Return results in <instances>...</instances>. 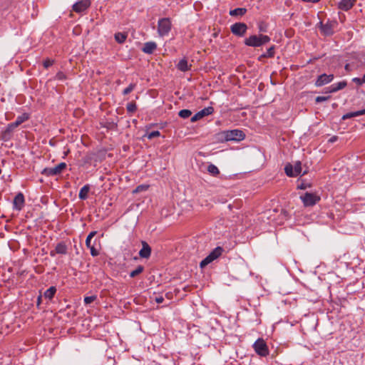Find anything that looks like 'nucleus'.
<instances>
[{
  "label": "nucleus",
  "instance_id": "nucleus-28",
  "mask_svg": "<svg viewBox=\"0 0 365 365\" xmlns=\"http://www.w3.org/2000/svg\"><path fill=\"white\" fill-rule=\"evenodd\" d=\"M178 115L180 118L186 119L192 115V112L188 109H182L179 111Z\"/></svg>",
  "mask_w": 365,
  "mask_h": 365
},
{
  "label": "nucleus",
  "instance_id": "nucleus-40",
  "mask_svg": "<svg viewBox=\"0 0 365 365\" xmlns=\"http://www.w3.org/2000/svg\"><path fill=\"white\" fill-rule=\"evenodd\" d=\"M311 187V185L310 184H308V183H305L304 182H302L300 184H299L297 185V189H299V190H305L307 189V187Z\"/></svg>",
  "mask_w": 365,
  "mask_h": 365
},
{
  "label": "nucleus",
  "instance_id": "nucleus-9",
  "mask_svg": "<svg viewBox=\"0 0 365 365\" xmlns=\"http://www.w3.org/2000/svg\"><path fill=\"white\" fill-rule=\"evenodd\" d=\"M247 30V26L242 22L235 23L230 26L231 32L237 36H243Z\"/></svg>",
  "mask_w": 365,
  "mask_h": 365
},
{
  "label": "nucleus",
  "instance_id": "nucleus-4",
  "mask_svg": "<svg viewBox=\"0 0 365 365\" xmlns=\"http://www.w3.org/2000/svg\"><path fill=\"white\" fill-rule=\"evenodd\" d=\"M253 348L255 352L260 356L264 357L269 355L268 346L264 340L262 338H259L255 341L253 344Z\"/></svg>",
  "mask_w": 365,
  "mask_h": 365
},
{
  "label": "nucleus",
  "instance_id": "nucleus-44",
  "mask_svg": "<svg viewBox=\"0 0 365 365\" xmlns=\"http://www.w3.org/2000/svg\"><path fill=\"white\" fill-rule=\"evenodd\" d=\"M14 129H15V128H14V127L11 125V123L8 124V125H7V127H6V130L7 131H9V132H10V133H13V131L14 130Z\"/></svg>",
  "mask_w": 365,
  "mask_h": 365
},
{
  "label": "nucleus",
  "instance_id": "nucleus-56",
  "mask_svg": "<svg viewBox=\"0 0 365 365\" xmlns=\"http://www.w3.org/2000/svg\"><path fill=\"white\" fill-rule=\"evenodd\" d=\"M332 106H333V108H335V107L337 106V104L336 103H333Z\"/></svg>",
  "mask_w": 365,
  "mask_h": 365
},
{
  "label": "nucleus",
  "instance_id": "nucleus-24",
  "mask_svg": "<svg viewBox=\"0 0 365 365\" xmlns=\"http://www.w3.org/2000/svg\"><path fill=\"white\" fill-rule=\"evenodd\" d=\"M284 172L289 177H296V173L294 171L293 165L291 163H287L284 167Z\"/></svg>",
  "mask_w": 365,
  "mask_h": 365
},
{
  "label": "nucleus",
  "instance_id": "nucleus-2",
  "mask_svg": "<svg viewBox=\"0 0 365 365\" xmlns=\"http://www.w3.org/2000/svg\"><path fill=\"white\" fill-rule=\"evenodd\" d=\"M270 41V38L267 35H252L245 39V44L252 47H259Z\"/></svg>",
  "mask_w": 365,
  "mask_h": 365
},
{
  "label": "nucleus",
  "instance_id": "nucleus-12",
  "mask_svg": "<svg viewBox=\"0 0 365 365\" xmlns=\"http://www.w3.org/2000/svg\"><path fill=\"white\" fill-rule=\"evenodd\" d=\"M97 234V232L96 231H92L86 237V245L87 246L88 248L90 249L91 250V255L93 256V257H96V256H98L99 255V252L98 250H96L95 247H94V245H91V240L92 238Z\"/></svg>",
  "mask_w": 365,
  "mask_h": 365
},
{
  "label": "nucleus",
  "instance_id": "nucleus-18",
  "mask_svg": "<svg viewBox=\"0 0 365 365\" xmlns=\"http://www.w3.org/2000/svg\"><path fill=\"white\" fill-rule=\"evenodd\" d=\"M157 48V44L153 41H149L144 43L142 51L148 54H151Z\"/></svg>",
  "mask_w": 365,
  "mask_h": 365
},
{
  "label": "nucleus",
  "instance_id": "nucleus-25",
  "mask_svg": "<svg viewBox=\"0 0 365 365\" xmlns=\"http://www.w3.org/2000/svg\"><path fill=\"white\" fill-rule=\"evenodd\" d=\"M207 170L208 173L212 176L216 177L220 174V170H219L218 168L213 164H210L207 166Z\"/></svg>",
  "mask_w": 365,
  "mask_h": 365
},
{
  "label": "nucleus",
  "instance_id": "nucleus-8",
  "mask_svg": "<svg viewBox=\"0 0 365 365\" xmlns=\"http://www.w3.org/2000/svg\"><path fill=\"white\" fill-rule=\"evenodd\" d=\"M300 199L305 207H310L316 205L321 198L316 194L306 192L304 195L300 196Z\"/></svg>",
  "mask_w": 365,
  "mask_h": 365
},
{
  "label": "nucleus",
  "instance_id": "nucleus-31",
  "mask_svg": "<svg viewBox=\"0 0 365 365\" xmlns=\"http://www.w3.org/2000/svg\"><path fill=\"white\" fill-rule=\"evenodd\" d=\"M12 138V133L7 131L6 130H4L1 133V139L6 142L11 139Z\"/></svg>",
  "mask_w": 365,
  "mask_h": 365
},
{
  "label": "nucleus",
  "instance_id": "nucleus-42",
  "mask_svg": "<svg viewBox=\"0 0 365 365\" xmlns=\"http://www.w3.org/2000/svg\"><path fill=\"white\" fill-rule=\"evenodd\" d=\"M354 117V112L348 113L342 116V120H346Z\"/></svg>",
  "mask_w": 365,
  "mask_h": 365
},
{
  "label": "nucleus",
  "instance_id": "nucleus-37",
  "mask_svg": "<svg viewBox=\"0 0 365 365\" xmlns=\"http://www.w3.org/2000/svg\"><path fill=\"white\" fill-rule=\"evenodd\" d=\"M96 298L97 297L96 295L86 297L84 298V303L86 304H89L92 303L93 301H95L96 299Z\"/></svg>",
  "mask_w": 365,
  "mask_h": 365
},
{
  "label": "nucleus",
  "instance_id": "nucleus-33",
  "mask_svg": "<svg viewBox=\"0 0 365 365\" xmlns=\"http://www.w3.org/2000/svg\"><path fill=\"white\" fill-rule=\"evenodd\" d=\"M126 109L128 113L135 112L137 110V106H136L135 103H134V102L128 103L127 104Z\"/></svg>",
  "mask_w": 365,
  "mask_h": 365
},
{
  "label": "nucleus",
  "instance_id": "nucleus-41",
  "mask_svg": "<svg viewBox=\"0 0 365 365\" xmlns=\"http://www.w3.org/2000/svg\"><path fill=\"white\" fill-rule=\"evenodd\" d=\"M352 81L356 83L358 86H361L364 83L363 80L361 78H354Z\"/></svg>",
  "mask_w": 365,
  "mask_h": 365
},
{
  "label": "nucleus",
  "instance_id": "nucleus-43",
  "mask_svg": "<svg viewBox=\"0 0 365 365\" xmlns=\"http://www.w3.org/2000/svg\"><path fill=\"white\" fill-rule=\"evenodd\" d=\"M354 117L362 115L365 114V109L354 112Z\"/></svg>",
  "mask_w": 365,
  "mask_h": 365
},
{
  "label": "nucleus",
  "instance_id": "nucleus-39",
  "mask_svg": "<svg viewBox=\"0 0 365 365\" xmlns=\"http://www.w3.org/2000/svg\"><path fill=\"white\" fill-rule=\"evenodd\" d=\"M53 60L46 58L45 61H43V66L45 68H48L53 64Z\"/></svg>",
  "mask_w": 365,
  "mask_h": 365
},
{
  "label": "nucleus",
  "instance_id": "nucleus-29",
  "mask_svg": "<svg viewBox=\"0 0 365 365\" xmlns=\"http://www.w3.org/2000/svg\"><path fill=\"white\" fill-rule=\"evenodd\" d=\"M160 135V133L158 130L152 131L149 133H145L143 135V138H147L148 139H153L156 137H159Z\"/></svg>",
  "mask_w": 365,
  "mask_h": 365
},
{
  "label": "nucleus",
  "instance_id": "nucleus-15",
  "mask_svg": "<svg viewBox=\"0 0 365 365\" xmlns=\"http://www.w3.org/2000/svg\"><path fill=\"white\" fill-rule=\"evenodd\" d=\"M151 254L150 246L145 241H142V248L139 251V255L141 258L148 259Z\"/></svg>",
  "mask_w": 365,
  "mask_h": 365
},
{
  "label": "nucleus",
  "instance_id": "nucleus-3",
  "mask_svg": "<svg viewBox=\"0 0 365 365\" xmlns=\"http://www.w3.org/2000/svg\"><path fill=\"white\" fill-rule=\"evenodd\" d=\"M224 250L221 247L215 248L200 263V268L203 269L210 263L217 259L222 254Z\"/></svg>",
  "mask_w": 365,
  "mask_h": 365
},
{
  "label": "nucleus",
  "instance_id": "nucleus-23",
  "mask_svg": "<svg viewBox=\"0 0 365 365\" xmlns=\"http://www.w3.org/2000/svg\"><path fill=\"white\" fill-rule=\"evenodd\" d=\"M247 12V9L245 8H236L235 9L230 10L229 14L232 16H243Z\"/></svg>",
  "mask_w": 365,
  "mask_h": 365
},
{
  "label": "nucleus",
  "instance_id": "nucleus-17",
  "mask_svg": "<svg viewBox=\"0 0 365 365\" xmlns=\"http://www.w3.org/2000/svg\"><path fill=\"white\" fill-rule=\"evenodd\" d=\"M192 65L188 64L187 60L186 58H183L176 65V68L182 72H186L191 70Z\"/></svg>",
  "mask_w": 365,
  "mask_h": 365
},
{
  "label": "nucleus",
  "instance_id": "nucleus-45",
  "mask_svg": "<svg viewBox=\"0 0 365 365\" xmlns=\"http://www.w3.org/2000/svg\"><path fill=\"white\" fill-rule=\"evenodd\" d=\"M155 300L158 304H160L164 301V298L163 297H157Z\"/></svg>",
  "mask_w": 365,
  "mask_h": 365
},
{
  "label": "nucleus",
  "instance_id": "nucleus-6",
  "mask_svg": "<svg viewBox=\"0 0 365 365\" xmlns=\"http://www.w3.org/2000/svg\"><path fill=\"white\" fill-rule=\"evenodd\" d=\"M67 167L66 163H61L53 168H46L41 171V174L46 176H56L60 175Z\"/></svg>",
  "mask_w": 365,
  "mask_h": 365
},
{
  "label": "nucleus",
  "instance_id": "nucleus-51",
  "mask_svg": "<svg viewBox=\"0 0 365 365\" xmlns=\"http://www.w3.org/2000/svg\"><path fill=\"white\" fill-rule=\"evenodd\" d=\"M302 1H304V2H310V3H317L319 2L320 0H302Z\"/></svg>",
  "mask_w": 365,
  "mask_h": 365
},
{
  "label": "nucleus",
  "instance_id": "nucleus-14",
  "mask_svg": "<svg viewBox=\"0 0 365 365\" xmlns=\"http://www.w3.org/2000/svg\"><path fill=\"white\" fill-rule=\"evenodd\" d=\"M14 209L21 210L25 204L24 195L22 192H19L14 199Z\"/></svg>",
  "mask_w": 365,
  "mask_h": 365
},
{
  "label": "nucleus",
  "instance_id": "nucleus-32",
  "mask_svg": "<svg viewBox=\"0 0 365 365\" xmlns=\"http://www.w3.org/2000/svg\"><path fill=\"white\" fill-rule=\"evenodd\" d=\"M29 118V114L24 113L21 115H19L16 118V121L21 125L24 122L26 121Z\"/></svg>",
  "mask_w": 365,
  "mask_h": 365
},
{
  "label": "nucleus",
  "instance_id": "nucleus-46",
  "mask_svg": "<svg viewBox=\"0 0 365 365\" xmlns=\"http://www.w3.org/2000/svg\"><path fill=\"white\" fill-rule=\"evenodd\" d=\"M337 140H338V137H337L336 135H334V136H332V137L329 140V142L332 143L336 142Z\"/></svg>",
  "mask_w": 365,
  "mask_h": 365
},
{
  "label": "nucleus",
  "instance_id": "nucleus-55",
  "mask_svg": "<svg viewBox=\"0 0 365 365\" xmlns=\"http://www.w3.org/2000/svg\"><path fill=\"white\" fill-rule=\"evenodd\" d=\"M349 64H346V65L345 66V69H346V70H349Z\"/></svg>",
  "mask_w": 365,
  "mask_h": 365
},
{
  "label": "nucleus",
  "instance_id": "nucleus-52",
  "mask_svg": "<svg viewBox=\"0 0 365 365\" xmlns=\"http://www.w3.org/2000/svg\"><path fill=\"white\" fill-rule=\"evenodd\" d=\"M56 254H58V253L55 252V249L53 250H51L50 253H49L50 256L53 257H55Z\"/></svg>",
  "mask_w": 365,
  "mask_h": 365
},
{
  "label": "nucleus",
  "instance_id": "nucleus-49",
  "mask_svg": "<svg viewBox=\"0 0 365 365\" xmlns=\"http://www.w3.org/2000/svg\"><path fill=\"white\" fill-rule=\"evenodd\" d=\"M41 298H42V297H41V295H39V296L38 297V298H37L36 304H37V307H39V306H40V304H41V300H42V299H41Z\"/></svg>",
  "mask_w": 365,
  "mask_h": 365
},
{
  "label": "nucleus",
  "instance_id": "nucleus-30",
  "mask_svg": "<svg viewBox=\"0 0 365 365\" xmlns=\"http://www.w3.org/2000/svg\"><path fill=\"white\" fill-rule=\"evenodd\" d=\"M293 168H294V173H296V175H300L301 172H302V163L300 161H296L294 163V165H293Z\"/></svg>",
  "mask_w": 365,
  "mask_h": 365
},
{
  "label": "nucleus",
  "instance_id": "nucleus-11",
  "mask_svg": "<svg viewBox=\"0 0 365 365\" xmlns=\"http://www.w3.org/2000/svg\"><path fill=\"white\" fill-rule=\"evenodd\" d=\"M214 112V108L211 106L207 107L197 112L191 118V122H196L205 116L209 115Z\"/></svg>",
  "mask_w": 365,
  "mask_h": 365
},
{
  "label": "nucleus",
  "instance_id": "nucleus-19",
  "mask_svg": "<svg viewBox=\"0 0 365 365\" xmlns=\"http://www.w3.org/2000/svg\"><path fill=\"white\" fill-rule=\"evenodd\" d=\"M55 252L59 255H66L68 247L64 242H60L56 245Z\"/></svg>",
  "mask_w": 365,
  "mask_h": 365
},
{
  "label": "nucleus",
  "instance_id": "nucleus-22",
  "mask_svg": "<svg viewBox=\"0 0 365 365\" xmlns=\"http://www.w3.org/2000/svg\"><path fill=\"white\" fill-rule=\"evenodd\" d=\"M114 37H115V40L118 43H123L128 37V34L125 32H118V33L115 34Z\"/></svg>",
  "mask_w": 365,
  "mask_h": 365
},
{
  "label": "nucleus",
  "instance_id": "nucleus-13",
  "mask_svg": "<svg viewBox=\"0 0 365 365\" xmlns=\"http://www.w3.org/2000/svg\"><path fill=\"white\" fill-rule=\"evenodd\" d=\"M90 4L89 0H82L73 5V10L76 13H81L86 10L90 6Z\"/></svg>",
  "mask_w": 365,
  "mask_h": 365
},
{
  "label": "nucleus",
  "instance_id": "nucleus-50",
  "mask_svg": "<svg viewBox=\"0 0 365 365\" xmlns=\"http://www.w3.org/2000/svg\"><path fill=\"white\" fill-rule=\"evenodd\" d=\"M268 58L267 56H266V53H263L262 55H260L259 57H258V60L259 61H262L263 58Z\"/></svg>",
  "mask_w": 365,
  "mask_h": 365
},
{
  "label": "nucleus",
  "instance_id": "nucleus-7",
  "mask_svg": "<svg viewBox=\"0 0 365 365\" xmlns=\"http://www.w3.org/2000/svg\"><path fill=\"white\" fill-rule=\"evenodd\" d=\"M336 25L337 22L336 21H328L326 24L320 21L318 24V27L324 36H329L334 34V29Z\"/></svg>",
  "mask_w": 365,
  "mask_h": 365
},
{
  "label": "nucleus",
  "instance_id": "nucleus-16",
  "mask_svg": "<svg viewBox=\"0 0 365 365\" xmlns=\"http://www.w3.org/2000/svg\"><path fill=\"white\" fill-rule=\"evenodd\" d=\"M356 0H341L338 4L339 9L343 11H349L354 5Z\"/></svg>",
  "mask_w": 365,
  "mask_h": 365
},
{
  "label": "nucleus",
  "instance_id": "nucleus-53",
  "mask_svg": "<svg viewBox=\"0 0 365 365\" xmlns=\"http://www.w3.org/2000/svg\"><path fill=\"white\" fill-rule=\"evenodd\" d=\"M11 123L14 127V128H16L20 125V124L16 120L15 122Z\"/></svg>",
  "mask_w": 365,
  "mask_h": 365
},
{
  "label": "nucleus",
  "instance_id": "nucleus-34",
  "mask_svg": "<svg viewBox=\"0 0 365 365\" xmlns=\"http://www.w3.org/2000/svg\"><path fill=\"white\" fill-rule=\"evenodd\" d=\"M135 84L134 83H130L127 88H125L123 91V94L124 96L125 95H128L130 93H131L133 89L135 88Z\"/></svg>",
  "mask_w": 365,
  "mask_h": 365
},
{
  "label": "nucleus",
  "instance_id": "nucleus-48",
  "mask_svg": "<svg viewBox=\"0 0 365 365\" xmlns=\"http://www.w3.org/2000/svg\"><path fill=\"white\" fill-rule=\"evenodd\" d=\"M324 93H334L333 91H331V86L328 87V88H326L324 91H323Z\"/></svg>",
  "mask_w": 365,
  "mask_h": 365
},
{
  "label": "nucleus",
  "instance_id": "nucleus-54",
  "mask_svg": "<svg viewBox=\"0 0 365 365\" xmlns=\"http://www.w3.org/2000/svg\"><path fill=\"white\" fill-rule=\"evenodd\" d=\"M361 78V79L363 80V81L365 83V73L364 74L363 77H362V78Z\"/></svg>",
  "mask_w": 365,
  "mask_h": 365
},
{
  "label": "nucleus",
  "instance_id": "nucleus-35",
  "mask_svg": "<svg viewBox=\"0 0 365 365\" xmlns=\"http://www.w3.org/2000/svg\"><path fill=\"white\" fill-rule=\"evenodd\" d=\"M274 49H275V46H272L271 47H269L267 51V53H266V56L268 57V58H272L274 57Z\"/></svg>",
  "mask_w": 365,
  "mask_h": 365
},
{
  "label": "nucleus",
  "instance_id": "nucleus-27",
  "mask_svg": "<svg viewBox=\"0 0 365 365\" xmlns=\"http://www.w3.org/2000/svg\"><path fill=\"white\" fill-rule=\"evenodd\" d=\"M144 270L143 265H138L134 270L130 272V277L133 278L141 274Z\"/></svg>",
  "mask_w": 365,
  "mask_h": 365
},
{
  "label": "nucleus",
  "instance_id": "nucleus-20",
  "mask_svg": "<svg viewBox=\"0 0 365 365\" xmlns=\"http://www.w3.org/2000/svg\"><path fill=\"white\" fill-rule=\"evenodd\" d=\"M346 85H347V83L346 81H342L337 83L332 84L331 86V91L336 93V92L344 88L346 86Z\"/></svg>",
  "mask_w": 365,
  "mask_h": 365
},
{
  "label": "nucleus",
  "instance_id": "nucleus-1",
  "mask_svg": "<svg viewBox=\"0 0 365 365\" xmlns=\"http://www.w3.org/2000/svg\"><path fill=\"white\" fill-rule=\"evenodd\" d=\"M215 137L220 142L240 141L245 139V134L242 130L235 129L221 131Z\"/></svg>",
  "mask_w": 365,
  "mask_h": 365
},
{
  "label": "nucleus",
  "instance_id": "nucleus-26",
  "mask_svg": "<svg viewBox=\"0 0 365 365\" xmlns=\"http://www.w3.org/2000/svg\"><path fill=\"white\" fill-rule=\"evenodd\" d=\"M56 292V287L51 286L44 292V297L46 298L51 299L54 297Z\"/></svg>",
  "mask_w": 365,
  "mask_h": 365
},
{
  "label": "nucleus",
  "instance_id": "nucleus-21",
  "mask_svg": "<svg viewBox=\"0 0 365 365\" xmlns=\"http://www.w3.org/2000/svg\"><path fill=\"white\" fill-rule=\"evenodd\" d=\"M90 191V185H84L79 192L78 197L81 200H84L88 198V194Z\"/></svg>",
  "mask_w": 365,
  "mask_h": 365
},
{
  "label": "nucleus",
  "instance_id": "nucleus-47",
  "mask_svg": "<svg viewBox=\"0 0 365 365\" xmlns=\"http://www.w3.org/2000/svg\"><path fill=\"white\" fill-rule=\"evenodd\" d=\"M144 190V186L143 185H139L136 187V189L135 190L134 192H140L141 190Z\"/></svg>",
  "mask_w": 365,
  "mask_h": 365
},
{
  "label": "nucleus",
  "instance_id": "nucleus-38",
  "mask_svg": "<svg viewBox=\"0 0 365 365\" xmlns=\"http://www.w3.org/2000/svg\"><path fill=\"white\" fill-rule=\"evenodd\" d=\"M55 79L58 81H64L66 79V76L63 72L58 71L55 76Z\"/></svg>",
  "mask_w": 365,
  "mask_h": 365
},
{
  "label": "nucleus",
  "instance_id": "nucleus-5",
  "mask_svg": "<svg viewBox=\"0 0 365 365\" xmlns=\"http://www.w3.org/2000/svg\"><path fill=\"white\" fill-rule=\"evenodd\" d=\"M171 30V21L169 18L159 19L158 24V33L160 36H166Z\"/></svg>",
  "mask_w": 365,
  "mask_h": 365
},
{
  "label": "nucleus",
  "instance_id": "nucleus-58",
  "mask_svg": "<svg viewBox=\"0 0 365 365\" xmlns=\"http://www.w3.org/2000/svg\"><path fill=\"white\" fill-rule=\"evenodd\" d=\"M307 173V171H304L303 173H302V175H305Z\"/></svg>",
  "mask_w": 365,
  "mask_h": 365
},
{
  "label": "nucleus",
  "instance_id": "nucleus-10",
  "mask_svg": "<svg viewBox=\"0 0 365 365\" xmlns=\"http://www.w3.org/2000/svg\"><path fill=\"white\" fill-rule=\"evenodd\" d=\"M334 78V76L333 74H329V75L326 74V73L321 74L317 77L314 85L317 87L323 86L327 85V84L329 83L330 82H331L333 81Z\"/></svg>",
  "mask_w": 365,
  "mask_h": 365
},
{
  "label": "nucleus",
  "instance_id": "nucleus-57",
  "mask_svg": "<svg viewBox=\"0 0 365 365\" xmlns=\"http://www.w3.org/2000/svg\"><path fill=\"white\" fill-rule=\"evenodd\" d=\"M259 30H260L261 31H264V30H263V28H261V27L259 28Z\"/></svg>",
  "mask_w": 365,
  "mask_h": 365
},
{
  "label": "nucleus",
  "instance_id": "nucleus-36",
  "mask_svg": "<svg viewBox=\"0 0 365 365\" xmlns=\"http://www.w3.org/2000/svg\"><path fill=\"white\" fill-rule=\"evenodd\" d=\"M331 98L330 96H317L316 98H315V102L317 103H322V102H324V101H327L328 100H329Z\"/></svg>",
  "mask_w": 365,
  "mask_h": 365
}]
</instances>
